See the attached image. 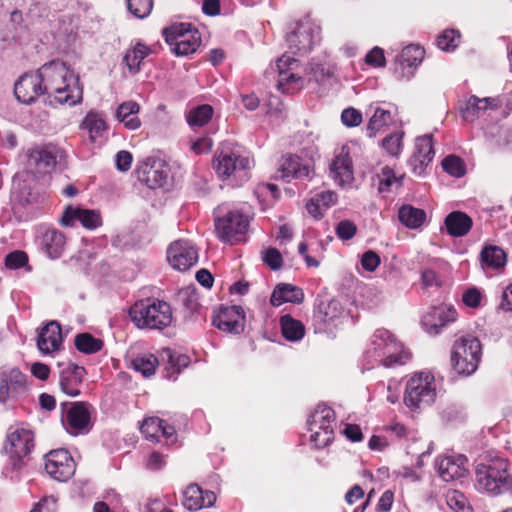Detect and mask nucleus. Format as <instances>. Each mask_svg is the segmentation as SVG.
Instances as JSON below:
<instances>
[{"instance_id":"nucleus-32","label":"nucleus","mask_w":512,"mask_h":512,"mask_svg":"<svg viewBox=\"0 0 512 512\" xmlns=\"http://www.w3.org/2000/svg\"><path fill=\"white\" fill-rule=\"evenodd\" d=\"M410 353L404 346L394 339L386 345L385 350L375 360L379 361L385 367H392L394 365H403L410 359Z\"/></svg>"},{"instance_id":"nucleus-19","label":"nucleus","mask_w":512,"mask_h":512,"mask_svg":"<svg viewBox=\"0 0 512 512\" xmlns=\"http://www.w3.org/2000/svg\"><path fill=\"white\" fill-rule=\"evenodd\" d=\"M456 309L448 305L433 307L422 318V324L427 333L437 335L449 323L456 321Z\"/></svg>"},{"instance_id":"nucleus-21","label":"nucleus","mask_w":512,"mask_h":512,"mask_svg":"<svg viewBox=\"0 0 512 512\" xmlns=\"http://www.w3.org/2000/svg\"><path fill=\"white\" fill-rule=\"evenodd\" d=\"M212 323L218 329L229 333H240L244 327V312L240 306L224 307L213 316Z\"/></svg>"},{"instance_id":"nucleus-28","label":"nucleus","mask_w":512,"mask_h":512,"mask_svg":"<svg viewBox=\"0 0 512 512\" xmlns=\"http://www.w3.org/2000/svg\"><path fill=\"white\" fill-rule=\"evenodd\" d=\"M467 459L462 456H448L440 459L437 463V469L440 477L446 481H454L467 475Z\"/></svg>"},{"instance_id":"nucleus-35","label":"nucleus","mask_w":512,"mask_h":512,"mask_svg":"<svg viewBox=\"0 0 512 512\" xmlns=\"http://www.w3.org/2000/svg\"><path fill=\"white\" fill-rule=\"evenodd\" d=\"M343 312L341 303L336 299L321 300L315 309L314 318L319 323L328 325L338 319Z\"/></svg>"},{"instance_id":"nucleus-38","label":"nucleus","mask_w":512,"mask_h":512,"mask_svg":"<svg viewBox=\"0 0 512 512\" xmlns=\"http://www.w3.org/2000/svg\"><path fill=\"white\" fill-rule=\"evenodd\" d=\"M42 246L50 258L56 259L61 256L64 250L65 237L59 231L47 230L42 237Z\"/></svg>"},{"instance_id":"nucleus-46","label":"nucleus","mask_w":512,"mask_h":512,"mask_svg":"<svg viewBox=\"0 0 512 512\" xmlns=\"http://www.w3.org/2000/svg\"><path fill=\"white\" fill-rule=\"evenodd\" d=\"M212 115L213 109L210 105H200L189 111L187 122L193 128L202 127L210 121Z\"/></svg>"},{"instance_id":"nucleus-25","label":"nucleus","mask_w":512,"mask_h":512,"mask_svg":"<svg viewBox=\"0 0 512 512\" xmlns=\"http://www.w3.org/2000/svg\"><path fill=\"white\" fill-rule=\"evenodd\" d=\"M85 369L81 366L68 363L60 373V388L70 397H76L81 392Z\"/></svg>"},{"instance_id":"nucleus-52","label":"nucleus","mask_w":512,"mask_h":512,"mask_svg":"<svg viewBox=\"0 0 512 512\" xmlns=\"http://www.w3.org/2000/svg\"><path fill=\"white\" fill-rule=\"evenodd\" d=\"M424 58V50L418 45H409L405 47L400 55V59L408 66L418 65Z\"/></svg>"},{"instance_id":"nucleus-42","label":"nucleus","mask_w":512,"mask_h":512,"mask_svg":"<svg viewBox=\"0 0 512 512\" xmlns=\"http://www.w3.org/2000/svg\"><path fill=\"white\" fill-rule=\"evenodd\" d=\"M391 121L392 117L390 111L377 107L367 125L368 136L375 137L376 134L386 128Z\"/></svg>"},{"instance_id":"nucleus-54","label":"nucleus","mask_w":512,"mask_h":512,"mask_svg":"<svg viewBox=\"0 0 512 512\" xmlns=\"http://www.w3.org/2000/svg\"><path fill=\"white\" fill-rule=\"evenodd\" d=\"M432 443L422 439H413L412 442L407 446V453L411 455H417V465H422V457L430 454Z\"/></svg>"},{"instance_id":"nucleus-17","label":"nucleus","mask_w":512,"mask_h":512,"mask_svg":"<svg viewBox=\"0 0 512 512\" xmlns=\"http://www.w3.org/2000/svg\"><path fill=\"white\" fill-rule=\"evenodd\" d=\"M91 406L85 402H75L63 418L66 430L72 435L84 434L91 429Z\"/></svg>"},{"instance_id":"nucleus-43","label":"nucleus","mask_w":512,"mask_h":512,"mask_svg":"<svg viewBox=\"0 0 512 512\" xmlns=\"http://www.w3.org/2000/svg\"><path fill=\"white\" fill-rule=\"evenodd\" d=\"M395 339L393 334L386 329H377L371 339L370 348L367 353L370 357L376 359L385 350L386 345Z\"/></svg>"},{"instance_id":"nucleus-33","label":"nucleus","mask_w":512,"mask_h":512,"mask_svg":"<svg viewBox=\"0 0 512 512\" xmlns=\"http://www.w3.org/2000/svg\"><path fill=\"white\" fill-rule=\"evenodd\" d=\"M337 194L333 191H322L311 197L306 203L307 212L314 218L321 217L324 212L337 203Z\"/></svg>"},{"instance_id":"nucleus-51","label":"nucleus","mask_w":512,"mask_h":512,"mask_svg":"<svg viewBox=\"0 0 512 512\" xmlns=\"http://www.w3.org/2000/svg\"><path fill=\"white\" fill-rule=\"evenodd\" d=\"M446 503L455 512H468L470 506L463 493L450 490L446 493Z\"/></svg>"},{"instance_id":"nucleus-57","label":"nucleus","mask_w":512,"mask_h":512,"mask_svg":"<svg viewBox=\"0 0 512 512\" xmlns=\"http://www.w3.org/2000/svg\"><path fill=\"white\" fill-rule=\"evenodd\" d=\"M404 132H396L385 137L382 141V147L392 156L399 155L402 148V139Z\"/></svg>"},{"instance_id":"nucleus-26","label":"nucleus","mask_w":512,"mask_h":512,"mask_svg":"<svg viewBox=\"0 0 512 512\" xmlns=\"http://www.w3.org/2000/svg\"><path fill=\"white\" fill-rule=\"evenodd\" d=\"M138 180L149 188L162 187L167 180V173L161 167L160 162L148 159L141 163L136 170Z\"/></svg>"},{"instance_id":"nucleus-55","label":"nucleus","mask_w":512,"mask_h":512,"mask_svg":"<svg viewBox=\"0 0 512 512\" xmlns=\"http://www.w3.org/2000/svg\"><path fill=\"white\" fill-rule=\"evenodd\" d=\"M460 35L455 30L444 31L437 39V46L443 51L455 49L459 43Z\"/></svg>"},{"instance_id":"nucleus-34","label":"nucleus","mask_w":512,"mask_h":512,"mask_svg":"<svg viewBox=\"0 0 512 512\" xmlns=\"http://www.w3.org/2000/svg\"><path fill=\"white\" fill-rule=\"evenodd\" d=\"M304 294L300 288L291 284H278L271 295V305L278 307L283 303H301Z\"/></svg>"},{"instance_id":"nucleus-8","label":"nucleus","mask_w":512,"mask_h":512,"mask_svg":"<svg viewBox=\"0 0 512 512\" xmlns=\"http://www.w3.org/2000/svg\"><path fill=\"white\" fill-rule=\"evenodd\" d=\"M248 227L249 217L239 209H232L224 216L215 218V232L218 239L231 245L242 241Z\"/></svg>"},{"instance_id":"nucleus-59","label":"nucleus","mask_w":512,"mask_h":512,"mask_svg":"<svg viewBox=\"0 0 512 512\" xmlns=\"http://www.w3.org/2000/svg\"><path fill=\"white\" fill-rule=\"evenodd\" d=\"M162 355L167 358L171 367L177 372H179L181 368L186 367L189 363V358L186 355L177 354L171 349L163 350Z\"/></svg>"},{"instance_id":"nucleus-29","label":"nucleus","mask_w":512,"mask_h":512,"mask_svg":"<svg viewBox=\"0 0 512 512\" xmlns=\"http://www.w3.org/2000/svg\"><path fill=\"white\" fill-rule=\"evenodd\" d=\"M497 107L498 100L496 98H479L475 95H472L464 105L461 104L460 114L465 121L472 122L488 109H496Z\"/></svg>"},{"instance_id":"nucleus-63","label":"nucleus","mask_w":512,"mask_h":512,"mask_svg":"<svg viewBox=\"0 0 512 512\" xmlns=\"http://www.w3.org/2000/svg\"><path fill=\"white\" fill-rule=\"evenodd\" d=\"M28 261V257L23 251H15L7 255L5 264L8 268L17 269L23 267Z\"/></svg>"},{"instance_id":"nucleus-45","label":"nucleus","mask_w":512,"mask_h":512,"mask_svg":"<svg viewBox=\"0 0 512 512\" xmlns=\"http://www.w3.org/2000/svg\"><path fill=\"white\" fill-rule=\"evenodd\" d=\"M481 261L483 265L489 268L498 269L505 265L506 255L497 246H487L481 252Z\"/></svg>"},{"instance_id":"nucleus-48","label":"nucleus","mask_w":512,"mask_h":512,"mask_svg":"<svg viewBox=\"0 0 512 512\" xmlns=\"http://www.w3.org/2000/svg\"><path fill=\"white\" fill-rule=\"evenodd\" d=\"M75 346L80 352L92 354L102 349L103 342L89 333H81L75 337Z\"/></svg>"},{"instance_id":"nucleus-20","label":"nucleus","mask_w":512,"mask_h":512,"mask_svg":"<svg viewBox=\"0 0 512 512\" xmlns=\"http://www.w3.org/2000/svg\"><path fill=\"white\" fill-rule=\"evenodd\" d=\"M15 96L22 103H31L45 94L41 68L34 74H25L15 84Z\"/></svg>"},{"instance_id":"nucleus-23","label":"nucleus","mask_w":512,"mask_h":512,"mask_svg":"<svg viewBox=\"0 0 512 512\" xmlns=\"http://www.w3.org/2000/svg\"><path fill=\"white\" fill-rule=\"evenodd\" d=\"M433 157L432 135H423L416 138L415 151L409 160L413 172L417 175L423 174Z\"/></svg>"},{"instance_id":"nucleus-18","label":"nucleus","mask_w":512,"mask_h":512,"mask_svg":"<svg viewBox=\"0 0 512 512\" xmlns=\"http://www.w3.org/2000/svg\"><path fill=\"white\" fill-rule=\"evenodd\" d=\"M277 172L280 178L285 182H290L292 179H311L313 177V169L305 163L299 156L287 154L281 157Z\"/></svg>"},{"instance_id":"nucleus-24","label":"nucleus","mask_w":512,"mask_h":512,"mask_svg":"<svg viewBox=\"0 0 512 512\" xmlns=\"http://www.w3.org/2000/svg\"><path fill=\"white\" fill-rule=\"evenodd\" d=\"M140 430L146 439L158 442L163 437L166 444H174L176 442V431L173 426L165 425L158 417L146 418Z\"/></svg>"},{"instance_id":"nucleus-12","label":"nucleus","mask_w":512,"mask_h":512,"mask_svg":"<svg viewBox=\"0 0 512 512\" xmlns=\"http://www.w3.org/2000/svg\"><path fill=\"white\" fill-rule=\"evenodd\" d=\"M76 465L65 449L52 450L45 456V470L57 481H67L75 473Z\"/></svg>"},{"instance_id":"nucleus-10","label":"nucleus","mask_w":512,"mask_h":512,"mask_svg":"<svg viewBox=\"0 0 512 512\" xmlns=\"http://www.w3.org/2000/svg\"><path fill=\"white\" fill-rule=\"evenodd\" d=\"M278 72L277 89L282 93L293 94L304 86L302 67L299 60L283 54L276 62Z\"/></svg>"},{"instance_id":"nucleus-47","label":"nucleus","mask_w":512,"mask_h":512,"mask_svg":"<svg viewBox=\"0 0 512 512\" xmlns=\"http://www.w3.org/2000/svg\"><path fill=\"white\" fill-rule=\"evenodd\" d=\"M158 365L157 358L152 354L138 355L131 361V366L143 376L149 377L155 373Z\"/></svg>"},{"instance_id":"nucleus-53","label":"nucleus","mask_w":512,"mask_h":512,"mask_svg":"<svg viewBox=\"0 0 512 512\" xmlns=\"http://www.w3.org/2000/svg\"><path fill=\"white\" fill-rule=\"evenodd\" d=\"M443 169L454 177H461L465 174L464 162L455 155H449L442 161Z\"/></svg>"},{"instance_id":"nucleus-49","label":"nucleus","mask_w":512,"mask_h":512,"mask_svg":"<svg viewBox=\"0 0 512 512\" xmlns=\"http://www.w3.org/2000/svg\"><path fill=\"white\" fill-rule=\"evenodd\" d=\"M376 178L380 193L389 192L394 185H401V178L396 177L393 170L387 166L381 168L380 172L376 174Z\"/></svg>"},{"instance_id":"nucleus-9","label":"nucleus","mask_w":512,"mask_h":512,"mask_svg":"<svg viewBox=\"0 0 512 512\" xmlns=\"http://www.w3.org/2000/svg\"><path fill=\"white\" fill-rule=\"evenodd\" d=\"M334 421V411L324 404L318 405L311 414L308 429L311 432L310 440L317 448H323L332 441Z\"/></svg>"},{"instance_id":"nucleus-5","label":"nucleus","mask_w":512,"mask_h":512,"mask_svg":"<svg viewBox=\"0 0 512 512\" xmlns=\"http://www.w3.org/2000/svg\"><path fill=\"white\" fill-rule=\"evenodd\" d=\"M437 396L435 377L428 371L415 373L407 381L404 402L411 410L432 404Z\"/></svg>"},{"instance_id":"nucleus-6","label":"nucleus","mask_w":512,"mask_h":512,"mask_svg":"<svg viewBox=\"0 0 512 512\" xmlns=\"http://www.w3.org/2000/svg\"><path fill=\"white\" fill-rule=\"evenodd\" d=\"M253 161L235 151H220L214 159L213 166L217 175L229 179L235 185H241L250 177Z\"/></svg>"},{"instance_id":"nucleus-36","label":"nucleus","mask_w":512,"mask_h":512,"mask_svg":"<svg viewBox=\"0 0 512 512\" xmlns=\"http://www.w3.org/2000/svg\"><path fill=\"white\" fill-rule=\"evenodd\" d=\"M472 224V219L460 211H453L445 218L447 232L453 237L465 236L470 231Z\"/></svg>"},{"instance_id":"nucleus-7","label":"nucleus","mask_w":512,"mask_h":512,"mask_svg":"<svg viewBox=\"0 0 512 512\" xmlns=\"http://www.w3.org/2000/svg\"><path fill=\"white\" fill-rule=\"evenodd\" d=\"M163 35L171 51L177 56L194 53L201 43L199 32L188 23L171 25L163 30Z\"/></svg>"},{"instance_id":"nucleus-39","label":"nucleus","mask_w":512,"mask_h":512,"mask_svg":"<svg viewBox=\"0 0 512 512\" xmlns=\"http://www.w3.org/2000/svg\"><path fill=\"white\" fill-rule=\"evenodd\" d=\"M151 53V49L143 44L137 43L128 49L124 56V62L130 73L136 74L140 71L142 61Z\"/></svg>"},{"instance_id":"nucleus-64","label":"nucleus","mask_w":512,"mask_h":512,"mask_svg":"<svg viewBox=\"0 0 512 512\" xmlns=\"http://www.w3.org/2000/svg\"><path fill=\"white\" fill-rule=\"evenodd\" d=\"M56 499L53 496L43 497L37 502L31 512H56Z\"/></svg>"},{"instance_id":"nucleus-11","label":"nucleus","mask_w":512,"mask_h":512,"mask_svg":"<svg viewBox=\"0 0 512 512\" xmlns=\"http://www.w3.org/2000/svg\"><path fill=\"white\" fill-rule=\"evenodd\" d=\"M34 447V437L30 430L24 428L12 429L6 440L5 451L13 466L18 467Z\"/></svg>"},{"instance_id":"nucleus-56","label":"nucleus","mask_w":512,"mask_h":512,"mask_svg":"<svg viewBox=\"0 0 512 512\" xmlns=\"http://www.w3.org/2000/svg\"><path fill=\"white\" fill-rule=\"evenodd\" d=\"M152 0H128L129 11L137 18L147 17L152 10Z\"/></svg>"},{"instance_id":"nucleus-14","label":"nucleus","mask_w":512,"mask_h":512,"mask_svg":"<svg viewBox=\"0 0 512 512\" xmlns=\"http://www.w3.org/2000/svg\"><path fill=\"white\" fill-rule=\"evenodd\" d=\"M167 260L173 269L186 271L198 261V251L191 242L178 240L168 248Z\"/></svg>"},{"instance_id":"nucleus-30","label":"nucleus","mask_w":512,"mask_h":512,"mask_svg":"<svg viewBox=\"0 0 512 512\" xmlns=\"http://www.w3.org/2000/svg\"><path fill=\"white\" fill-rule=\"evenodd\" d=\"M216 501V495L212 491H203L198 485L192 484L186 488L183 494V505L189 510H199L210 507Z\"/></svg>"},{"instance_id":"nucleus-4","label":"nucleus","mask_w":512,"mask_h":512,"mask_svg":"<svg viewBox=\"0 0 512 512\" xmlns=\"http://www.w3.org/2000/svg\"><path fill=\"white\" fill-rule=\"evenodd\" d=\"M482 356L480 341L472 335H463L454 341L451 364L459 375H472L478 368Z\"/></svg>"},{"instance_id":"nucleus-27","label":"nucleus","mask_w":512,"mask_h":512,"mask_svg":"<svg viewBox=\"0 0 512 512\" xmlns=\"http://www.w3.org/2000/svg\"><path fill=\"white\" fill-rule=\"evenodd\" d=\"M61 345V327L58 322L50 321L41 329L37 339V347L42 354H50L59 350Z\"/></svg>"},{"instance_id":"nucleus-37","label":"nucleus","mask_w":512,"mask_h":512,"mask_svg":"<svg viewBox=\"0 0 512 512\" xmlns=\"http://www.w3.org/2000/svg\"><path fill=\"white\" fill-rule=\"evenodd\" d=\"M140 105L135 101H126L120 104L116 110V118L130 130H136L141 126L138 117Z\"/></svg>"},{"instance_id":"nucleus-60","label":"nucleus","mask_w":512,"mask_h":512,"mask_svg":"<svg viewBox=\"0 0 512 512\" xmlns=\"http://www.w3.org/2000/svg\"><path fill=\"white\" fill-rule=\"evenodd\" d=\"M341 121L346 127H356L362 122V114L355 108H346L342 111Z\"/></svg>"},{"instance_id":"nucleus-1","label":"nucleus","mask_w":512,"mask_h":512,"mask_svg":"<svg viewBox=\"0 0 512 512\" xmlns=\"http://www.w3.org/2000/svg\"><path fill=\"white\" fill-rule=\"evenodd\" d=\"M45 94L50 103L73 106L82 100L79 79L65 63L51 61L41 67Z\"/></svg>"},{"instance_id":"nucleus-44","label":"nucleus","mask_w":512,"mask_h":512,"mask_svg":"<svg viewBox=\"0 0 512 512\" xmlns=\"http://www.w3.org/2000/svg\"><path fill=\"white\" fill-rule=\"evenodd\" d=\"M280 324L282 328V334L285 339L289 341H298L303 338L305 334V328L300 321L293 319L289 315H284L280 319Z\"/></svg>"},{"instance_id":"nucleus-2","label":"nucleus","mask_w":512,"mask_h":512,"mask_svg":"<svg viewBox=\"0 0 512 512\" xmlns=\"http://www.w3.org/2000/svg\"><path fill=\"white\" fill-rule=\"evenodd\" d=\"M475 476L479 491L491 496L512 495V475L506 459L497 455L486 456L477 464Z\"/></svg>"},{"instance_id":"nucleus-22","label":"nucleus","mask_w":512,"mask_h":512,"mask_svg":"<svg viewBox=\"0 0 512 512\" xmlns=\"http://www.w3.org/2000/svg\"><path fill=\"white\" fill-rule=\"evenodd\" d=\"M75 221H79L86 229H95L102 223L98 211L68 206L60 219V223L63 226L69 227L73 226Z\"/></svg>"},{"instance_id":"nucleus-40","label":"nucleus","mask_w":512,"mask_h":512,"mask_svg":"<svg viewBox=\"0 0 512 512\" xmlns=\"http://www.w3.org/2000/svg\"><path fill=\"white\" fill-rule=\"evenodd\" d=\"M400 222L410 229L421 227L426 220V213L423 209L412 205H403L398 212Z\"/></svg>"},{"instance_id":"nucleus-31","label":"nucleus","mask_w":512,"mask_h":512,"mask_svg":"<svg viewBox=\"0 0 512 512\" xmlns=\"http://www.w3.org/2000/svg\"><path fill=\"white\" fill-rule=\"evenodd\" d=\"M24 384V375L16 368L0 371V402L5 403L14 397Z\"/></svg>"},{"instance_id":"nucleus-62","label":"nucleus","mask_w":512,"mask_h":512,"mask_svg":"<svg viewBox=\"0 0 512 512\" xmlns=\"http://www.w3.org/2000/svg\"><path fill=\"white\" fill-rule=\"evenodd\" d=\"M263 261L273 270H278L282 266L281 253L276 248H268L263 253Z\"/></svg>"},{"instance_id":"nucleus-61","label":"nucleus","mask_w":512,"mask_h":512,"mask_svg":"<svg viewBox=\"0 0 512 512\" xmlns=\"http://www.w3.org/2000/svg\"><path fill=\"white\" fill-rule=\"evenodd\" d=\"M356 230V225L350 220H342L336 227V233L342 240L351 239L355 235Z\"/></svg>"},{"instance_id":"nucleus-41","label":"nucleus","mask_w":512,"mask_h":512,"mask_svg":"<svg viewBox=\"0 0 512 512\" xmlns=\"http://www.w3.org/2000/svg\"><path fill=\"white\" fill-rule=\"evenodd\" d=\"M28 175L17 174L13 179V196L23 204H30L36 201L37 193L33 191L30 185H27Z\"/></svg>"},{"instance_id":"nucleus-13","label":"nucleus","mask_w":512,"mask_h":512,"mask_svg":"<svg viewBox=\"0 0 512 512\" xmlns=\"http://www.w3.org/2000/svg\"><path fill=\"white\" fill-rule=\"evenodd\" d=\"M61 155L62 151L53 144L35 147L28 151L27 167L39 174L49 173Z\"/></svg>"},{"instance_id":"nucleus-16","label":"nucleus","mask_w":512,"mask_h":512,"mask_svg":"<svg viewBox=\"0 0 512 512\" xmlns=\"http://www.w3.org/2000/svg\"><path fill=\"white\" fill-rule=\"evenodd\" d=\"M329 175L341 187L350 185L353 182L354 170L348 146H342L336 151L329 165Z\"/></svg>"},{"instance_id":"nucleus-58","label":"nucleus","mask_w":512,"mask_h":512,"mask_svg":"<svg viewBox=\"0 0 512 512\" xmlns=\"http://www.w3.org/2000/svg\"><path fill=\"white\" fill-rule=\"evenodd\" d=\"M212 147L213 140L208 135L191 138L190 140V150L196 155L209 153Z\"/></svg>"},{"instance_id":"nucleus-3","label":"nucleus","mask_w":512,"mask_h":512,"mask_svg":"<svg viewBox=\"0 0 512 512\" xmlns=\"http://www.w3.org/2000/svg\"><path fill=\"white\" fill-rule=\"evenodd\" d=\"M129 316L139 329L163 330L173 319L171 306L161 300L145 299L129 309Z\"/></svg>"},{"instance_id":"nucleus-50","label":"nucleus","mask_w":512,"mask_h":512,"mask_svg":"<svg viewBox=\"0 0 512 512\" xmlns=\"http://www.w3.org/2000/svg\"><path fill=\"white\" fill-rule=\"evenodd\" d=\"M83 126L89 131L92 141H95L97 137L101 136L107 128L105 121L94 112H89L86 115Z\"/></svg>"},{"instance_id":"nucleus-15","label":"nucleus","mask_w":512,"mask_h":512,"mask_svg":"<svg viewBox=\"0 0 512 512\" xmlns=\"http://www.w3.org/2000/svg\"><path fill=\"white\" fill-rule=\"evenodd\" d=\"M320 40V27L310 21L300 22L296 29L287 35L291 49L299 52L309 51Z\"/></svg>"}]
</instances>
